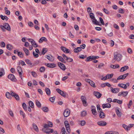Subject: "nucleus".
<instances>
[{
  "label": "nucleus",
  "mask_w": 134,
  "mask_h": 134,
  "mask_svg": "<svg viewBox=\"0 0 134 134\" xmlns=\"http://www.w3.org/2000/svg\"><path fill=\"white\" fill-rule=\"evenodd\" d=\"M122 57V55L120 54L117 52L114 53L113 59L115 61L119 62L121 60Z\"/></svg>",
  "instance_id": "obj_1"
},
{
  "label": "nucleus",
  "mask_w": 134,
  "mask_h": 134,
  "mask_svg": "<svg viewBox=\"0 0 134 134\" xmlns=\"http://www.w3.org/2000/svg\"><path fill=\"white\" fill-rule=\"evenodd\" d=\"M64 124L65 126L66 129L69 133L70 132V125L69 122L68 121L66 120L64 122Z\"/></svg>",
  "instance_id": "obj_2"
},
{
  "label": "nucleus",
  "mask_w": 134,
  "mask_h": 134,
  "mask_svg": "<svg viewBox=\"0 0 134 134\" xmlns=\"http://www.w3.org/2000/svg\"><path fill=\"white\" fill-rule=\"evenodd\" d=\"M11 95L13 97L15 98L17 100H19V96L16 93H14L12 91H11L10 92Z\"/></svg>",
  "instance_id": "obj_3"
},
{
  "label": "nucleus",
  "mask_w": 134,
  "mask_h": 134,
  "mask_svg": "<svg viewBox=\"0 0 134 134\" xmlns=\"http://www.w3.org/2000/svg\"><path fill=\"white\" fill-rule=\"evenodd\" d=\"M42 131L44 132L47 133H52L54 131V130L52 129H47L43 128L42 129Z\"/></svg>",
  "instance_id": "obj_4"
},
{
  "label": "nucleus",
  "mask_w": 134,
  "mask_h": 134,
  "mask_svg": "<svg viewBox=\"0 0 134 134\" xmlns=\"http://www.w3.org/2000/svg\"><path fill=\"white\" fill-rule=\"evenodd\" d=\"M81 99L83 105L85 106H86L87 105V103L85 97L82 96L81 97Z\"/></svg>",
  "instance_id": "obj_5"
},
{
  "label": "nucleus",
  "mask_w": 134,
  "mask_h": 134,
  "mask_svg": "<svg viewBox=\"0 0 134 134\" xmlns=\"http://www.w3.org/2000/svg\"><path fill=\"white\" fill-rule=\"evenodd\" d=\"M70 111L68 109H66L63 113L64 116L65 117H67L69 116L70 114Z\"/></svg>",
  "instance_id": "obj_6"
},
{
  "label": "nucleus",
  "mask_w": 134,
  "mask_h": 134,
  "mask_svg": "<svg viewBox=\"0 0 134 134\" xmlns=\"http://www.w3.org/2000/svg\"><path fill=\"white\" fill-rule=\"evenodd\" d=\"M62 56L68 62H71L73 61V59L71 58L68 57L66 55L64 54H63Z\"/></svg>",
  "instance_id": "obj_7"
},
{
  "label": "nucleus",
  "mask_w": 134,
  "mask_h": 134,
  "mask_svg": "<svg viewBox=\"0 0 134 134\" xmlns=\"http://www.w3.org/2000/svg\"><path fill=\"white\" fill-rule=\"evenodd\" d=\"M129 75L128 73L125 74L123 75H121L119 76L117 79V80H123L125 79Z\"/></svg>",
  "instance_id": "obj_8"
},
{
  "label": "nucleus",
  "mask_w": 134,
  "mask_h": 134,
  "mask_svg": "<svg viewBox=\"0 0 134 134\" xmlns=\"http://www.w3.org/2000/svg\"><path fill=\"white\" fill-rule=\"evenodd\" d=\"M8 77L9 79L12 81H15L16 80V79L13 74H9L8 76Z\"/></svg>",
  "instance_id": "obj_9"
},
{
  "label": "nucleus",
  "mask_w": 134,
  "mask_h": 134,
  "mask_svg": "<svg viewBox=\"0 0 134 134\" xmlns=\"http://www.w3.org/2000/svg\"><path fill=\"white\" fill-rule=\"evenodd\" d=\"M128 93V92L127 91L122 92L119 93L118 96H122L124 97H125L127 96Z\"/></svg>",
  "instance_id": "obj_10"
},
{
  "label": "nucleus",
  "mask_w": 134,
  "mask_h": 134,
  "mask_svg": "<svg viewBox=\"0 0 134 134\" xmlns=\"http://www.w3.org/2000/svg\"><path fill=\"white\" fill-rule=\"evenodd\" d=\"M58 65L61 69L63 70H64L66 69V68L64 64L60 62L58 63Z\"/></svg>",
  "instance_id": "obj_11"
},
{
  "label": "nucleus",
  "mask_w": 134,
  "mask_h": 134,
  "mask_svg": "<svg viewBox=\"0 0 134 134\" xmlns=\"http://www.w3.org/2000/svg\"><path fill=\"white\" fill-rule=\"evenodd\" d=\"M57 92L60 94L62 96L64 97H66L65 94L64 93V92L60 90L59 88H57L56 89Z\"/></svg>",
  "instance_id": "obj_12"
},
{
  "label": "nucleus",
  "mask_w": 134,
  "mask_h": 134,
  "mask_svg": "<svg viewBox=\"0 0 134 134\" xmlns=\"http://www.w3.org/2000/svg\"><path fill=\"white\" fill-rule=\"evenodd\" d=\"M45 65L47 67L50 68H53L56 66V65L54 63H46L45 64Z\"/></svg>",
  "instance_id": "obj_13"
},
{
  "label": "nucleus",
  "mask_w": 134,
  "mask_h": 134,
  "mask_svg": "<svg viewBox=\"0 0 134 134\" xmlns=\"http://www.w3.org/2000/svg\"><path fill=\"white\" fill-rule=\"evenodd\" d=\"M111 91L113 93H118L119 91V88H113L112 87H110Z\"/></svg>",
  "instance_id": "obj_14"
},
{
  "label": "nucleus",
  "mask_w": 134,
  "mask_h": 134,
  "mask_svg": "<svg viewBox=\"0 0 134 134\" xmlns=\"http://www.w3.org/2000/svg\"><path fill=\"white\" fill-rule=\"evenodd\" d=\"M93 94L98 98H100L102 95L101 94L98 92L94 91L93 92Z\"/></svg>",
  "instance_id": "obj_15"
},
{
  "label": "nucleus",
  "mask_w": 134,
  "mask_h": 134,
  "mask_svg": "<svg viewBox=\"0 0 134 134\" xmlns=\"http://www.w3.org/2000/svg\"><path fill=\"white\" fill-rule=\"evenodd\" d=\"M91 107L92 109L91 111L92 112V114L95 115H97V113L95 107L93 106H92Z\"/></svg>",
  "instance_id": "obj_16"
},
{
  "label": "nucleus",
  "mask_w": 134,
  "mask_h": 134,
  "mask_svg": "<svg viewBox=\"0 0 134 134\" xmlns=\"http://www.w3.org/2000/svg\"><path fill=\"white\" fill-rule=\"evenodd\" d=\"M98 124L101 126H104L106 125L107 124V123L103 121H101L98 122L97 123Z\"/></svg>",
  "instance_id": "obj_17"
},
{
  "label": "nucleus",
  "mask_w": 134,
  "mask_h": 134,
  "mask_svg": "<svg viewBox=\"0 0 134 134\" xmlns=\"http://www.w3.org/2000/svg\"><path fill=\"white\" fill-rule=\"evenodd\" d=\"M102 106L103 108H109L111 107L110 104L109 103L103 104H102Z\"/></svg>",
  "instance_id": "obj_18"
},
{
  "label": "nucleus",
  "mask_w": 134,
  "mask_h": 134,
  "mask_svg": "<svg viewBox=\"0 0 134 134\" xmlns=\"http://www.w3.org/2000/svg\"><path fill=\"white\" fill-rule=\"evenodd\" d=\"M5 29L9 31L11 30V29L9 25L7 23H5L4 24Z\"/></svg>",
  "instance_id": "obj_19"
},
{
  "label": "nucleus",
  "mask_w": 134,
  "mask_h": 134,
  "mask_svg": "<svg viewBox=\"0 0 134 134\" xmlns=\"http://www.w3.org/2000/svg\"><path fill=\"white\" fill-rule=\"evenodd\" d=\"M129 68L127 66H125L124 67H122L120 70V71L121 72H123L126 71Z\"/></svg>",
  "instance_id": "obj_20"
},
{
  "label": "nucleus",
  "mask_w": 134,
  "mask_h": 134,
  "mask_svg": "<svg viewBox=\"0 0 134 134\" xmlns=\"http://www.w3.org/2000/svg\"><path fill=\"white\" fill-rule=\"evenodd\" d=\"M92 21L93 23L94 24L96 25H99V26H101V24H100L99 22L95 18L94 19H93V20H92Z\"/></svg>",
  "instance_id": "obj_21"
},
{
  "label": "nucleus",
  "mask_w": 134,
  "mask_h": 134,
  "mask_svg": "<svg viewBox=\"0 0 134 134\" xmlns=\"http://www.w3.org/2000/svg\"><path fill=\"white\" fill-rule=\"evenodd\" d=\"M46 58L51 62H52L54 60L53 57L51 55H46Z\"/></svg>",
  "instance_id": "obj_22"
},
{
  "label": "nucleus",
  "mask_w": 134,
  "mask_h": 134,
  "mask_svg": "<svg viewBox=\"0 0 134 134\" xmlns=\"http://www.w3.org/2000/svg\"><path fill=\"white\" fill-rule=\"evenodd\" d=\"M44 41L46 42L47 41V39L44 37H41L39 40L38 42L40 43H42Z\"/></svg>",
  "instance_id": "obj_23"
},
{
  "label": "nucleus",
  "mask_w": 134,
  "mask_h": 134,
  "mask_svg": "<svg viewBox=\"0 0 134 134\" xmlns=\"http://www.w3.org/2000/svg\"><path fill=\"white\" fill-rule=\"evenodd\" d=\"M82 51L81 47H78L75 48L74 49V52L75 53H77Z\"/></svg>",
  "instance_id": "obj_24"
},
{
  "label": "nucleus",
  "mask_w": 134,
  "mask_h": 134,
  "mask_svg": "<svg viewBox=\"0 0 134 134\" xmlns=\"http://www.w3.org/2000/svg\"><path fill=\"white\" fill-rule=\"evenodd\" d=\"M58 59L62 62L64 63H66V62L64 60V59L61 56H58L57 57Z\"/></svg>",
  "instance_id": "obj_25"
},
{
  "label": "nucleus",
  "mask_w": 134,
  "mask_h": 134,
  "mask_svg": "<svg viewBox=\"0 0 134 134\" xmlns=\"http://www.w3.org/2000/svg\"><path fill=\"white\" fill-rule=\"evenodd\" d=\"M45 91L46 94L48 96L50 95L51 94V91L50 90L49 88L46 87L45 88Z\"/></svg>",
  "instance_id": "obj_26"
},
{
  "label": "nucleus",
  "mask_w": 134,
  "mask_h": 134,
  "mask_svg": "<svg viewBox=\"0 0 134 134\" xmlns=\"http://www.w3.org/2000/svg\"><path fill=\"white\" fill-rule=\"evenodd\" d=\"M33 127L34 129L37 132H38L39 129L38 128L37 126L35 123L32 124Z\"/></svg>",
  "instance_id": "obj_27"
},
{
  "label": "nucleus",
  "mask_w": 134,
  "mask_h": 134,
  "mask_svg": "<svg viewBox=\"0 0 134 134\" xmlns=\"http://www.w3.org/2000/svg\"><path fill=\"white\" fill-rule=\"evenodd\" d=\"M119 65L118 64L115 65L111 64L110 65V67L112 69H115L119 68Z\"/></svg>",
  "instance_id": "obj_28"
},
{
  "label": "nucleus",
  "mask_w": 134,
  "mask_h": 134,
  "mask_svg": "<svg viewBox=\"0 0 134 134\" xmlns=\"http://www.w3.org/2000/svg\"><path fill=\"white\" fill-rule=\"evenodd\" d=\"M23 49L26 55H28L29 54V50L26 48L25 47L23 48Z\"/></svg>",
  "instance_id": "obj_29"
},
{
  "label": "nucleus",
  "mask_w": 134,
  "mask_h": 134,
  "mask_svg": "<svg viewBox=\"0 0 134 134\" xmlns=\"http://www.w3.org/2000/svg\"><path fill=\"white\" fill-rule=\"evenodd\" d=\"M7 48L9 50H11L13 48V47L11 44H8L7 45Z\"/></svg>",
  "instance_id": "obj_30"
},
{
  "label": "nucleus",
  "mask_w": 134,
  "mask_h": 134,
  "mask_svg": "<svg viewBox=\"0 0 134 134\" xmlns=\"http://www.w3.org/2000/svg\"><path fill=\"white\" fill-rule=\"evenodd\" d=\"M25 62L31 66H33V64L31 63V61L29 59H27L25 60Z\"/></svg>",
  "instance_id": "obj_31"
},
{
  "label": "nucleus",
  "mask_w": 134,
  "mask_h": 134,
  "mask_svg": "<svg viewBox=\"0 0 134 134\" xmlns=\"http://www.w3.org/2000/svg\"><path fill=\"white\" fill-rule=\"evenodd\" d=\"M100 113L99 114V117L101 118H104L105 115L104 113L102 111L100 112Z\"/></svg>",
  "instance_id": "obj_32"
},
{
  "label": "nucleus",
  "mask_w": 134,
  "mask_h": 134,
  "mask_svg": "<svg viewBox=\"0 0 134 134\" xmlns=\"http://www.w3.org/2000/svg\"><path fill=\"white\" fill-rule=\"evenodd\" d=\"M116 112L117 115L119 117H121V113H120L118 109L116 110Z\"/></svg>",
  "instance_id": "obj_33"
},
{
  "label": "nucleus",
  "mask_w": 134,
  "mask_h": 134,
  "mask_svg": "<svg viewBox=\"0 0 134 134\" xmlns=\"http://www.w3.org/2000/svg\"><path fill=\"white\" fill-rule=\"evenodd\" d=\"M36 104L38 108H40L41 107V105L40 102L37 100H36Z\"/></svg>",
  "instance_id": "obj_34"
},
{
  "label": "nucleus",
  "mask_w": 134,
  "mask_h": 134,
  "mask_svg": "<svg viewBox=\"0 0 134 134\" xmlns=\"http://www.w3.org/2000/svg\"><path fill=\"white\" fill-rule=\"evenodd\" d=\"M17 69L18 72H23V70L21 68L20 66H18L17 68Z\"/></svg>",
  "instance_id": "obj_35"
},
{
  "label": "nucleus",
  "mask_w": 134,
  "mask_h": 134,
  "mask_svg": "<svg viewBox=\"0 0 134 134\" xmlns=\"http://www.w3.org/2000/svg\"><path fill=\"white\" fill-rule=\"evenodd\" d=\"M10 93L8 92H6L5 94V96L8 99H11L12 98L10 96Z\"/></svg>",
  "instance_id": "obj_36"
},
{
  "label": "nucleus",
  "mask_w": 134,
  "mask_h": 134,
  "mask_svg": "<svg viewBox=\"0 0 134 134\" xmlns=\"http://www.w3.org/2000/svg\"><path fill=\"white\" fill-rule=\"evenodd\" d=\"M87 114V112L85 111H82L81 113V116L82 117L85 116Z\"/></svg>",
  "instance_id": "obj_37"
},
{
  "label": "nucleus",
  "mask_w": 134,
  "mask_h": 134,
  "mask_svg": "<svg viewBox=\"0 0 134 134\" xmlns=\"http://www.w3.org/2000/svg\"><path fill=\"white\" fill-rule=\"evenodd\" d=\"M97 107L98 111L99 113L102 111V109L100 107V105H99L98 104Z\"/></svg>",
  "instance_id": "obj_38"
},
{
  "label": "nucleus",
  "mask_w": 134,
  "mask_h": 134,
  "mask_svg": "<svg viewBox=\"0 0 134 134\" xmlns=\"http://www.w3.org/2000/svg\"><path fill=\"white\" fill-rule=\"evenodd\" d=\"M29 104L30 106L32 108H34V105L33 103L31 101L29 102Z\"/></svg>",
  "instance_id": "obj_39"
},
{
  "label": "nucleus",
  "mask_w": 134,
  "mask_h": 134,
  "mask_svg": "<svg viewBox=\"0 0 134 134\" xmlns=\"http://www.w3.org/2000/svg\"><path fill=\"white\" fill-rule=\"evenodd\" d=\"M42 110L45 112H47L48 110V108L46 107H44L42 108Z\"/></svg>",
  "instance_id": "obj_40"
},
{
  "label": "nucleus",
  "mask_w": 134,
  "mask_h": 134,
  "mask_svg": "<svg viewBox=\"0 0 134 134\" xmlns=\"http://www.w3.org/2000/svg\"><path fill=\"white\" fill-rule=\"evenodd\" d=\"M90 18L92 19H93L95 18L94 14L92 13H91L90 14Z\"/></svg>",
  "instance_id": "obj_41"
},
{
  "label": "nucleus",
  "mask_w": 134,
  "mask_h": 134,
  "mask_svg": "<svg viewBox=\"0 0 134 134\" xmlns=\"http://www.w3.org/2000/svg\"><path fill=\"white\" fill-rule=\"evenodd\" d=\"M118 11V12L121 13L123 14L124 13V10L121 8L119 9Z\"/></svg>",
  "instance_id": "obj_42"
},
{
  "label": "nucleus",
  "mask_w": 134,
  "mask_h": 134,
  "mask_svg": "<svg viewBox=\"0 0 134 134\" xmlns=\"http://www.w3.org/2000/svg\"><path fill=\"white\" fill-rule=\"evenodd\" d=\"M31 44L35 48L38 47L37 45L34 40V41H33V42H32V43Z\"/></svg>",
  "instance_id": "obj_43"
},
{
  "label": "nucleus",
  "mask_w": 134,
  "mask_h": 134,
  "mask_svg": "<svg viewBox=\"0 0 134 134\" xmlns=\"http://www.w3.org/2000/svg\"><path fill=\"white\" fill-rule=\"evenodd\" d=\"M125 85V84L123 83H119L118 84V86L120 87L126 89V88L124 87Z\"/></svg>",
  "instance_id": "obj_44"
},
{
  "label": "nucleus",
  "mask_w": 134,
  "mask_h": 134,
  "mask_svg": "<svg viewBox=\"0 0 134 134\" xmlns=\"http://www.w3.org/2000/svg\"><path fill=\"white\" fill-rule=\"evenodd\" d=\"M90 84L91 86L94 88H95L96 87V86L95 85L94 83L92 81H91V82H90Z\"/></svg>",
  "instance_id": "obj_45"
},
{
  "label": "nucleus",
  "mask_w": 134,
  "mask_h": 134,
  "mask_svg": "<svg viewBox=\"0 0 134 134\" xmlns=\"http://www.w3.org/2000/svg\"><path fill=\"white\" fill-rule=\"evenodd\" d=\"M31 73L33 77H36L37 76V73L35 71L31 72Z\"/></svg>",
  "instance_id": "obj_46"
},
{
  "label": "nucleus",
  "mask_w": 134,
  "mask_h": 134,
  "mask_svg": "<svg viewBox=\"0 0 134 134\" xmlns=\"http://www.w3.org/2000/svg\"><path fill=\"white\" fill-rule=\"evenodd\" d=\"M92 57L91 60H95L96 59L99 58V57L98 56H91Z\"/></svg>",
  "instance_id": "obj_47"
},
{
  "label": "nucleus",
  "mask_w": 134,
  "mask_h": 134,
  "mask_svg": "<svg viewBox=\"0 0 134 134\" xmlns=\"http://www.w3.org/2000/svg\"><path fill=\"white\" fill-rule=\"evenodd\" d=\"M67 48L63 46H62L61 47V49L65 53L66 51V49H67Z\"/></svg>",
  "instance_id": "obj_48"
},
{
  "label": "nucleus",
  "mask_w": 134,
  "mask_h": 134,
  "mask_svg": "<svg viewBox=\"0 0 134 134\" xmlns=\"http://www.w3.org/2000/svg\"><path fill=\"white\" fill-rule=\"evenodd\" d=\"M46 48H43L42 49V54L43 55H44L45 53L47 52V51L46 50Z\"/></svg>",
  "instance_id": "obj_49"
},
{
  "label": "nucleus",
  "mask_w": 134,
  "mask_h": 134,
  "mask_svg": "<svg viewBox=\"0 0 134 134\" xmlns=\"http://www.w3.org/2000/svg\"><path fill=\"white\" fill-rule=\"evenodd\" d=\"M92 59L91 56H90L88 57H87L86 60V62H89L91 60H92L91 59Z\"/></svg>",
  "instance_id": "obj_50"
},
{
  "label": "nucleus",
  "mask_w": 134,
  "mask_h": 134,
  "mask_svg": "<svg viewBox=\"0 0 134 134\" xmlns=\"http://www.w3.org/2000/svg\"><path fill=\"white\" fill-rule=\"evenodd\" d=\"M86 124V122L84 120H82L80 121V124L81 126H84Z\"/></svg>",
  "instance_id": "obj_51"
},
{
  "label": "nucleus",
  "mask_w": 134,
  "mask_h": 134,
  "mask_svg": "<svg viewBox=\"0 0 134 134\" xmlns=\"http://www.w3.org/2000/svg\"><path fill=\"white\" fill-rule=\"evenodd\" d=\"M103 10L104 12L107 14H109V11L106 9L104 8L103 9Z\"/></svg>",
  "instance_id": "obj_52"
},
{
  "label": "nucleus",
  "mask_w": 134,
  "mask_h": 134,
  "mask_svg": "<svg viewBox=\"0 0 134 134\" xmlns=\"http://www.w3.org/2000/svg\"><path fill=\"white\" fill-rule=\"evenodd\" d=\"M107 79H108L112 77L113 76V74H107Z\"/></svg>",
  "instance_id": "obj_53"
},
{
  "label": "nucleus",
  "mask_w": 134,
  "mask_h": 134,
  "mask_svg": "<svg viewBox=\"0 0 134 134\" xmlns=\"http://www.w3.org/2000/svg\"><path fill=\"white\" fill-rule=\"evenodd\" d=\"M99 19L101 23L103 25H104V22L102 18L101 17H100L99 18Z\"/></svg>",
  "instance_id": "obj_54"
},
{
  "label": "nucleus",
  "mask_w": 134,
  "mask_h": 134,
  "mask_svg": "<svg viewBox=\"0 0 134 134\" xmlns=\"http://www.w3.org/2000/svg\"><path fill=\"white\" fill-rule=\"evenodd\" d=\"M18 56L20 57H23V54L21 52H18Z\"/></svg>",
  "instance_id": "obj_55"
},
{
  "label": "nucleus",
  "mask_w": 134,
  "mask_h": 134,
  "mask_svg": "<svg viewBox=\"0 0 134 134\" xmlns=\"http://www.w3.org/2000/svg\"><path fill=\"white\" fill-rule=\"evenodd\" d=\"M127 51L128 53L130 54H131L132 53V51L130 48H128L127 49Z\"/></svg>",
  "instance_id": "obj_56"
},
{
  "label": "nucleus",
  "mask_w": 134,
  "mask_h": 134,
  "mask_svg": "<svg viewBox=\"0 0 134 134\" xmlns=\"http://www.w3.org/2000/svg\"><path fill=\"white\" fill-rule=\"evenodd\" d=\"M110 45L111 47H113L114 44V42L112 40H111L110 41Z\"/></svg>",
  "instance_id": "obj_57"
},
{
  "label": "nucleus",
  "mask_w": 134,
  "mask_h": 134,
  "mask_svg": "<svg viewBox=\"0 0 134 134\" xmlns=\"http://www.w3.org/2000/svg\"><path fill=\"white\" fill-rule=\"evenodd\" d=\"M22 106L23 108H24V110H26V104L23 103L22 104Z\"/></svg>",
  "instance_id": "obj_58"
},
{
  "label": "nucleus",
  "mask_w": 134,
  "mask_h": 134,
  "mask_svg": "<svg viewBox=\"0 0 134 134\" xmlns=\"http://www.w3.org/2000/svg\"><path fill=\"white\" fill-rule=\"evenodd\" d=\"M45 70V68L43 66L41 67L40 68V71L41 72H44Z\"/></svg>",
  "instance_id": "obj_59"
},
{
  "label": "nucleus",
  "mask_w": 134,
  "mask_h": 134,
  "mask_svg": "<svg viewBox=\"0 0 134 134\" xmlns=\"http://www.w3.org/2000/svg\"><path fill=\"white\" fill-rule=\"evenodd\" d=\"M132 100H130L129 101V103L127 104L128 108H129L131 105L132 104Z\"/></svg>",
  "instance_id": "obj_60"
},
{
  "label": "nucleus",
  "mask_w": 134,
  "mask_h": 134,
  "mask_svg": "<svg viewBox=\"0 0 134 134\" xmlns=\"http://www.w3.org/2000/svg\"><path fill=\"white\" fill-rule=\"evenodd\" d=\"M33 54L35 58H37L38 57L39 55L38 54H36L34 51H33Z\"/></svg>",
  "instance_id": "obj_61"
},
{
  "label": "nucleus",
  "mask_w": 134,
  "mask_h": 134,
  "mask_svg": "<svg viewBox=\"0 0 134 134\" xmlns=\"http://www.w3.org/2000/svg\"><path fill=\"white\" fill-rule=\"evenodd\" d=\"M20 114L22 115L23 117L24 118H25V114L21 110H20Z\"/></svg>",
  "instance_id": "obj_62"
},
{
  "label": "nucleus",
  "mask_w": 134,
  "mask_h": 134,
  "mask_svg": "<svg viewBox=\"0 0 134 134\" xmlns=\"http://www.w3.org/2000/svg\"><path fill=\"white\" fill-rule=\"evenodd\" d=\"M55 98L54 97H52L50 98H49V100L52 102H53L54 101V100Z\"/></svg>",
  "instance_id": "obj_63"
},
{
  "label": "nucleus",
  "mask_w": 134,
  "mask_h": 134,
  "mask_svg": "<svg viewBox=\"0 0 134 134\" xmlns=\"http://www.w3.org/2000/svg\"><path fill=\"white\" fill-rule=\"evenodd\" d=\"M1 46L2 47H4L5 46V44L3 42H1Z\"/></svg>",
  "instance_id": "obj_64"
}]
</instances>
